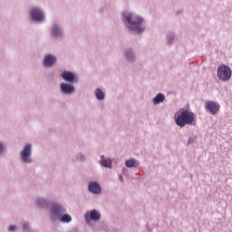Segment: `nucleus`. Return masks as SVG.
Masks as SVG:
<instances>
[{"instance_id": "obj_6", "label": "nucleus", "mask_w": 232, "mask_h": 232, "mask_svg": "<svg viewBox=\"0 0 232 232\" xmlns=\"http://www.w3.org/2000/svg\"><path fill=\"white\" fill-rule=\"evenodd\" d=\"M66 213V209H64V208H63V206L56 204L53 205L52 208V215L53 217H61V215Z\"/></svg>"}, {"instance_id": "obj_16", "label": "nucleus", "mask_w": 232, "mask_h": 232, "mask_svg": "<svg viewBox=\"0 0 232 232\" xmlns=\"http://www.w3.org/2000/svg\"><path fill=\"white\" fill-rule=\"evenodd\" d=\"M60 220H61V222L68 224V223L72 222V217L68 214H65L60 218Z\"/></svg>"}, {"instance_id": "obj_2", "label": "nucleus", "mask_w": 232, "mask_h": 232, "mask_svg": "<svg viewBox=\"0 0 232 232\" xmlns=\"http://www.w3.org/2000/svg\"><path fill=\"white\" fill-rule=\"evenodd\" d=\"M124 17L129 23V28L136 34H142L144 32V27L142 26L143 20L140 16H138L133 14H124Z\"/></svg>"}, {"instance_id": "obj_10", "label": "nucleus", "mask_w": 232, "mask_h": 232, "mask_svg": "<svg viewBox=\"0 0 232 232\" xmlns=\"http://www.w3.org/2000/svg\"><path fill=\"white\" fill-rule=\"evenodd\" d=\"M89 191L94 193V195H99L101 193V185L97 182H91L89 184Z\"/></svg>"}, {"instance_id": "obj_7", "label": "nucleus", "mask_w": 232, "mask_h": 232, "mask_svg": "<svg viewBox=\"0 0 232 232\" xmlns=\"http://www.w3.org/2000/svg\"><path fill=\"white\" fill-rule=\"evenodd\" d=\"M90 218L94 221L101 220V214L97 210H92L90 214L85 215L86 222H90Z\"/></svg>"}, {"instance_id": "obj_13", "label": "nucleus", "mask_w": 232, "mask_h": 232, "mask_svg": "<svg viewBox=\"0 0 232 232\" xmlns=\"http://www.w3.org/2000/svg\"><path fill=\"white\" fill-rule=\"evenodd\" d=\"M125 166L127 168H137V166H139V163L137 162V160H128L126 162H125Z\"/></svg>"}, {"instance_id": "obj_3", "label": "nucleus", "mask_w": 232, "mask_h": 232, "mask_svg": "<svg viewBox=\"0 0 232 232\" xmlns=\"http://www.w3.org/2000/svg\"><path fill=\"white\" fill-rule=\"evenodd\" d=\"M218 77L223 82L229 81L231 79V68L227 65H220L218 68Z\"/></svg>"}, {"instance_id": "obj_20", "label": "nucleus", "mask_w": 232, "mask_h": 232, "mask_svg": "<svg viewBox=\"0 0 232 232\" xmlns=\"http://www.w3.org/2000/svg\"><path fill=\"white\" fill-rule=\"evenodd\" d=\"M125 55L127 59H133V53L130 50L125 53Z\"/></svg>"}, {"instance_id": "obj_17", "label": "nucleus", "mask_w": 232, "mask_h": 232, "mask_svg": "<svg viewBox=\"0 0 232 232\" xmlns=\"http://www.w3.org/2000/svg\"><path fill=\"white\" fill-rule=\"evenodd\" d=\"M101 164L104 168H111V160H102Z\"/></svg>"}, {"instance_id": "obj_23", "label": "nucleus", "mask_w": 232, "mask_h": 232, "mask_svg": "<svg viewBox=\"0 0 232 232\" xmlns=\"http://www.w3.org/2000/svg\"><path fill=\"white\" fill-rule=\"evenodd\" d=\"M24 229H28V226L24 225Z\"/></svg>"}, {"instance_id": "obj_11", "label": "nucleus", "mask_w": 232, "mask_h": 232, "mask_svg": "<svg viewBox=\"0 0 232 232\" xmlns=\"http://www.w3.org/2000/svg\"><path fill=\"white\" fill-rule=\"evenodd\" d=\"M62 77L63 81H66V82H73L75 81V75L68 71L63 72L62 73Z\"/></svg>"}, {"instance_id": "obj_18", "label": "nucleus", "mask_w": 232, "mask_h": 232, "mask_svg": "<svg viewBox=\"0 0 232 232\" xmlns=\"http://www.w3.org/2000/svg\"><path fill=\"white\" fill-rule=\"evenodd\" d=\"M59 34H60L59 27L57 25H54L53 27V35L57 37V35H59Z\"/></svg>"}, {"instance_id": "obj_9", "label": "nucleus", "mask_w": 232, "mask_h": 232, "mask_svg": "<svg viewBox=\"0 0 232 232\" xmlns=\"http://www.w3.org/2000/svg\"><path fill=\"white\" fill-rule=\"evenodd\" d=\"M57 62V58L52 54H48L45 56L44 61V66L50 67L53 66L55 63Z\"/></svg>"}, {"instance_id": "obj_12", "label": "nucleus", "mask_w": 232, "mask_h": 232, "mask_svg": "<svg viewBox=\"0 0 232 232\" xmlns=\"http://www.w3.org/2000/svg\"><path fill=\"white\" fill-rule=\"evenodd\" d=\"M61 90L63 92V93H73L75 88L71 84L62 83Z\"/></svg>"}, {"instance_id": "obj_19", "label": "nucleus", "mask_w": 232, "mask_h": 232, "mask_svg": "<svg viewBox=\"0 0 232 232\" xmlns=\"http://www.w3.org/2000/svg\"><path fill=\"white\" fill-rule=\"evenodd\" d=\"M37 206H39V208H44V206H46V201L44 199H38Z\"/></svg>"}, {"instance_id": "obj_24", "label": "nucleus", "mask_w": 232, "mask_h": 232, "mask_svg": "<svg viewBox=\"0 0 232 232\" xmlns=\"http://www.w3.org/2000/svg\"><path fill=\"white\" fill-rule=\"evenodd\" d=\"M102 159H104V156H102Z\"/></svg>"}, {"instance_id": "obj_15", "label": "nucleus", "mask_w": 232, "mask_h": 232, "mask_svg": "<svg viewBox=\"0 0 232 232\" xmlns=\"http://www.w3.org/2000/svg\"><path fill=\"white\" fill-rule=\"evenodd\" d=\"M95 95L98 101H102L104 99V92L101 89L95 90Z\"/></svg>"}, {"instance_id": "obj_5", "label": "nucleus", "mask_w": 232, "mask_h": 232, "mask_svg": "<svg viewBox=\"0 0 232 232\" xmlns=\"http://www.w3.org/2000/svg\"><path fill=\"white\" fill-rule=\"evenodd\" d=\"M32 156V145H25L24 149L21 152L22 160L24 162H31L30 157Z\"/></svg>"}, {"instance_id": "obj_22", "label": "nucleus", "mask_w": 232, "mask_h": 232, "mask_svg": "<svg viewBox=\"0 0 232 232\" xmlns=\"http://www.w3.org/2000/svg\"><path fill=\"white\" fill-rule=\"evenodd\" d=\"M3 150H5V147L0 143V153L3 152Z\"/></svg>"}, {"instance_id": "obj_21", "label": "nucleus", "mask_w": 232, "mask_h": 232, "mask_svg": "<svg viewBox=\"0 0 232 232\" xmlns=\"http://www.w3.org/2000/svg\"><path fill=\"white\" fill-rule=\"evenodd\" d=\"M14 229H16V227H15V226L11 225V226L9 227V231H14Z\"/></svg>"}, {"instance_id": "obj_4", "label": "nucleus", "mask_w": 232, "mask_h": 232, "mask_svg": "<svg viewBox=\"0 0 232 232\" xmlns=\"http://www.w3.org/2000/svg\"><path fill=\"white\" fill-rule=\"evenodd\" d=\"M205 108L211 113V115H217L220 110V104L216 102H207L205 103Z\"/></svg>"}, {"instance_id": "obj_14", "label": "nucleus", "mask_w": 232, "mask_h": 232, "mask_svg": "<svg viewBox=\"0 0 232 232\" xmlns=\"http://www.w3.org/2000/svg\"><path fill=\"white\" fill-rule=\"evenodd\" d=\"M164 95L162 93L157 94V96L154 98L153 102L154 104H160V102H164Z\"/></svg>"}, {"instance_id": "obj_1", "label": "nucleus", "mask_w": 232, "mask_h": 232, "mask_svg": "<svg viewBox=\"0 0 232 232\" xmlns=\"http://www.w3.org/2000/svg\"><path fill=\"white\" fill-rule=\"evenodd\" d=\"M174 121L177 126L184 128L185 126H193L197 122V118L195 113L191 112L189 110L180 109L174 116Z\"/></svg>"}, {"instance_id": "obj_8", "label": "nucleus", "mask_w": 232, "mask_h": 232, "mask_svg": "<svg viewBox=\"0 0 232 232\" xmlns=\"http://www.w3.org/2000/svg\"><path fill=\"white\" fill-rule=\"evenodd\" d=\"M31 15L34 21H43V19H44V14H43V12L39 9H33L31 11Z\"/></svg>"}]
</instances>
